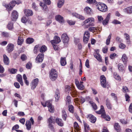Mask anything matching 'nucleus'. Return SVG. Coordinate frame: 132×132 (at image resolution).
Returning <instances> with one entry per match:
<instances>
[{
	"instance_id": "54",
	"label": "nucleus",
	"mask_w": 132,
	"mask_h": 132,
	"mask_svg": "<svg viewBox=\"0 0 132 132\" xmlns=\"http://www.w3.org/2000/svg\"><path fill=\"white\" fill-rule=\"evenodd\" d=\"M2 34L3 36L4 37H8L9 36V34L7 32H3Z\"/></svg>"
},
{
	"instance_id": "64",
	"label": "nucleus",
	"mask_w": 132,
	"mask_h": 132,
	"mask_svg": "<svg viewBox=\"0 0 132 132\" xmlns=\"http://www.w3.org/2000/svg\"><path fill=\"white\" fill-rule=\"evenodd\" d=\"M67 22L70 25H73L75 24V22L72 20H67Z\"/></svg>"
},
{
	"instance_id": "44",
	"label": "nucleus",
	"mask_w": 132,
	"mask_h": 132,
	"mask_svg": "<svg viewBox=\"0 0 132 132\" xmlns=\"http://www.w3.org/2000/svg\"><path fill=\"white\" fill-rule=\"evenodd\" d=\"M111 36L112 34H110L106 40V44L107 45H109L110 43Z\"/></svg>"
},
{
	"instance_id": "59",
	"label": "nucleus",
	"mask_w": 132,
	"mask_h": 132,
	"mask_svg": "<svg viewBox=\"0 0 132 132\" xmlns=\"http://www.w3.org/2000/svg\"><path fill=\"white\" fill-rule=\"evenodd\" d=\"M49 111L51 112H53L54 111V108L52 105L48 107Z\"/></svg>"
},
{
	"instance_id": "18",
	"label": "nucleus",
	"mask_w": 132,
	"mask_h": 132,
	"mask_svg": "<svg viewBox=\"0 0 132 132\" xmlns=\"http://www.w3.org/2000/svg\"><path fill=\"white\" fill-rule=\"evenodd\" d=\"M3 61L5 64L8 65L10 63V60L9 58L5 55H3Z\"/></svg>"
},
{
	"instance_id": "38",
	"label": "nucleus",
	"mask_w": 132,
	"mask_h": 132,
	"mask_svg": "<svg viewBox=\"0 0 132 132\" xmlns=\"http://www.w3.org/2000/svg\"><path fill=\"white\" fill-rule=\"evenodd\" d=\"M122 60L125 63H126L128 60V58L125 54H123L122 56Z\"/></svg>"
},
{
	"instance_id": "45",
	"label": "nucleus",
	"mask_w": 132,
	"mask_h": 132,
	"mask_svg": "<svg viewBox=\"0 0 132 132\" xmlns=\"http://www.w3.org/2000/svg\"><path fill=\"white\" fill-rule=\"evenodd\" d=\"M83 123L85 128V131L86 130H87L86 129H87L88 130H89L90 128L89 127V126L88 125L85 121H83Z\"/></svg>"
},
{
	"instance_id": "49",
	"label": "nucleus",
	"mask_w": 132,
	"mask_h": 132,
	"mask_svg": "<svg viewBox=\"0 0 132 132\" xmlns=\"http://www.w3.org/2000/svg\"><path fill=\"white\" fill-rule=\"evenodd\" d=\"M97 30L96 27H89L88 29V30L90 32H94Z\"/></svg>"
},
{
	"instance_id": "9",
	"label": "nucleus",
	"mask_w": 132,
	"mask_h": 132,
	"mask_svg": "<svg viewBox=\"0 0 132 132\" xmlns=\"http://www.w3.org/2000/svg\"><path fill=\"white\" fill-rule=\"evenodd\" d=\"M44 54L43 53L39 54L37 56L36 59V61L37 63H41L44 59Z\"/></svg>"
},
{
	"instance_id": "11",
	"label": "nucleus",
	"mask_w": 132,
	"mask_h": 132,
	"mask_svg": "<svg viewBox=\"0 0 132 132\" xmlns=\"http://www.w3.org/2000/svg\"><path fill=\"white\" fill-rule=\"evenodd\" d=\"M18 13L16 11H13L12 13L11 19L13 21H15L18 18Z\"/></svg>"
},
{
	"instance_id": "50",
	"label": "nucleus",
	"mask_w": 132,
	"mask_h": 132,
	"mask_svg": "<svg viewBox=\"0 0 132 132\" xmlns=\"http://www.w3.org/2000/svg\"><path fill=\"white\" fill-rule=\"evenodd\" d=\"M32 67V64L30 62H28L26 65V68L28 69H30Z\"/></svg>"
},
{
	"instance_id": "17",
	"label": "nucleus",
	"mask_w": 132,
	"mask_h": 132,
	"mask_svg": "<svg viewBox=\"0 0 132 132\" xmlns=\"http://www.w3.org/2000/svg\"><path fill=\"white\" fill-rule=\"evenodd\" d=\"M110 13L108 14L105 19L104 20H103L102 23L103 25H106L108 23L110 18Z\"/></svg>"
},
{
	"instance_id": "58",
	"label": "nucleus",
	"mask_w": 132,
	"mask_h": 132,
	"mask_svg": "<svg viewBox=\"0 0 132 132\" xmlns=\"http://www.w3.org/2000/svg\"><path fill=\"white\" fill-rule=\"evenodd\" d=\"M17 80L19 82L22 81V78L21 76L19 74H18L17 76Z\"/></svg>"
},
{
	"instance_id": "14",
	"label": "nucleus",
	"mask_w": 132,
	"mask_h": 132,
	"mask_svg": "<svg viewBox=\"0 0 132 132\" xmlns=\"http://www.w3.org/2000/svg\"><path fill=\"white\" fill-rule=\"evenodd\" d=\"M21 3V1L20 0H15L11 1L9 3L13 8L15 6L16 4H19Z\"/></svg>"
},
{
	"instance_id": "39",
	"label": "nucleus",
	"mask_w": 132,
	"mask_h": 132,
	"mask_svg": "<svg viewBox=\"0 0 132 132\" xmlns=\"http://www.w3.org/2000/svg\"><path fill=\"white\" fill-rule=\"evenodd\" d=\"M7 27L10 30H12L13 29V23L11 21L9 22L8 24L7 25Z\"/></svg>"
},
{
	"instance_id": "51",
	"label": "nucleus",
	"mask_w": 132,
	"mask_h": 132,
	"mask_svg": "<svg viewBox=\"0 0 132 132\" xmlns=\"http://www.w3.org/2000/svg\"><path fill=\"white\" fill-rule=\"evenodd\" d=\"M86 2L89 4H96L97 2L95 0H87Z\"/></svg>"
},
{
	"instance_id": "24",
	"label": "nucleus",
	"mask_w": 132,
	"mask_h": 132,
	"mask_svg": "<svg viewBox=\"0 0 132 132\" xmlns=\"http://www.w3.org/2000/svg\"><path fill=\"white\" fill-rule=\"evenodd\" d=\"M73 16L78 18L80 19L84 20L85 19V18L82 16L76 13H72Z\"/></svg>"
},
{
	"instance_id": "40",
	"label": "nucleus",
	"mask_w": 132,
	"mask_h": 132,
	"mask_svg": "<svg viewBox=\"0 0 132 132\" xmlns=\"http://www.w3.org/2000/svg\"><path fill=\"white\" fill-rule=\"evenodd\" d=\"M8 71L10 73L14 74L16 72L17 70L16 69L12 68L9 69L8 70Z\"/></svg>"
},
{
	"instance_id": "48",
	"label": "nucleus",
	"mask_w": 132,
	"mask_h": 132,
	"mask_svg": "<svg viewBox=\"0 0 132 132\" xmlns=\"http://www.w3.org/2000/svg\"><path fill=\"white\" fill-rule=\"evenodd\" d=\"M77 87L78 89L81 90H83L84 88V86L81 84H80Z\"/></svg>"
},
{
	"instance_id": "19",
	"label": "nucleus",
	"mask_w": 132,
	"mask_h": 132,
	"mask_svg": "<svg viewBox=\"0 0 132 132\" xmlns=\"http://www.w3.org/2000/svg\"><path fill=\"white\" fill-rule=\"evenodd\" d=\"M55 121L59 126L61 127H62L63 126L64 123L61 119H60L58 118H56L55 120Z\"/></svg>"
},
{
	"instance_id": "29",
	"label": "nucleus",
	"mask_w": 132,
	"mask_h": 132,
	"mask_svg": "<svg viewBox=\"0 0 132 132\" xmlns=\"http://www.w3.org/2000/svg\"><path fill=\"white\" fill-rule=\"evenodd\" d=\"M105 111L104 106L103 105H101L100 110L96 111V112L98 114H102V113H104Z\"/></svg>"
},
{
	"instance_id": "25",
	"label": "nucleus",
	"mask_w": 132,
	"mask_h": 132,
	"mask_svg": "<svg viewBox=\"0 0 132 132\" xmlns=\"http://www.w3.org/2000/svg\"><path fill=\"white\" fill-rule=\"evenodd\" d=\"M55 118L51 116L48 119L47 122L49 123V125L52 124V123H55Z\"/></svg>"
},
{
	"instance_id": "1",
	"label": "nucleus",
	"mask_w": 132,
	"mask_h": 132,
	"mask_svg": "<svg viewBox=\"0 0 132 132\" xmlns=\"http://www.w3.org/2000/svg\"><path fill=\"white\" fill-rule=\"evenodd\" d=\"M94 19L92 18H89L83 22V25L85 26V28H88L90 26H94Z\"/></svg>"
},
{
	"instance_id": "22",
	"label": "nucleus",
	"mask_w": 132,
	"mask_h": 132,
	"mask_svg": "<svg viewBox=\"0 0 132 132\" xmlns=\"http://www.w3.org/2000/svg\"><path fill=\"white\" fill-rule=\"evenodd\" d=\"M3 5L6 8V10L9 12L13 8L10 3L6 4H3Z\"/></svg>"
},
{
	"instance_id": "57",
	"label": "nucleus",
	"mask_w": 132,
	"mask_h": 132,
	"mask_svg": "<svg viewBox=\"0 0 132 132\" xmlns=\"http://www.w3.org/2000/svg\"><path fill=\"white\" fill-rule=\"evenodd\" d=\"M108 50V46H106L104 47L102 49V51L104 53H106L107 52Z\"/></svg>"
},
{
	"instance_id": "20",
	"label": "nucleus",
	"mask_w": 132,
	"mask_h": 132,
	"mask_svg": "<svg viewBox=\"0 0 132 132\" xmlns=\"http://www.w3.org/2000/svg\"><path fill=\"white\" fill-rule=\"evenodd\" d=\"M24 13L26 16H29L33 15V12L31 10L26 9L24 10Z\"/></svg>"
},
{
	"instance_id": "15",
	"label": "nucleus",
	"mask_w": 132,
	"mask_h": 132,
	"mask_svg": "<svg viewBox=\"0 0 132 132\" xmlns=\"http://www.w3.org/2000/svg\"><path fill=\"white\" fill-rule=\"evenodd\" d=\"M56 20L59 22L62 23L64 22L63 17L61 15H57L55 16Z\"/></svg>"
},
{
	"instance_id": "23",
	"label": "nucleus",
	"mask_w": 132,
	"mask_h": 132,
	"mask_svg": "<svg viewBox=\"0 0 132 132\" xmlns=\"http://www.w3.org/2000/svg\"><path fill=\"white\" fill-rule=\"evenodd\" d=\"M24 41L22 37L19 36L17 41V44L18 45L21 46Z\"/></svg>"
},
{
	"instance_id": "13",
	"label": "nucleus",
	"mask_w": 132,
	"mask_h": 132,
	"mask_svg": "<svg viewBox=\"0 0 132 132\" xmlns=\"http://www.w3.org/2000/svg\"><path fill=\"white\" fill-rule=\"evenodd\" d=\"M105 103L107 108L109 110H111L112 109V106L110 102V100L108 98L106 99Z\"/></svg>"
},
{
	"instance_id": "31",
	"label": "nucleus",
	"mask_w": 132,
	"mask_h": 132,
	"mask_svg": "<svg viewBox=\"0 0 132 132\" xmlns=\"http://www.w3.org/2000/svg\"><path fill=\"white\" fill-rule=\"evenodd\" d=\"M102 117L105 119L106 120L108 121H109L110 120L111 118L109 116H107L105 113V111L104 112V113H103L101 115Z\"/></svg>"
},
{
	"instance_id": "34",
	"label": "nucleus",
	"mask_w": 132,
	"mask_h": 132,
	"mask_svg": "<svg viewBox=\"0 0 132 132\" xmlns=\"http://www.w3.org/2000/svg\"><path fill=\"white\" fill-rule=\"evenodd\" d=\"M62 119L66 121L67 117V114L65 111L63 110L62 111Z\"/></svg>"
},
{
	"instance_id": "42",
	"label": "nucleus",
	"mask_w": 132,
	"mask_h": 132,
	"mask_svg": "<svg viewBox=\"0 0 132 132\" xmlns=\"http://www.w3.org/2000/svg\"><path fill=\"white\" fill-rule=\"evenodd\" d=\"M89 103L92 106L94 109L96 110L97 109V106L96 104L92 101H89Z\"/></svg>"
},
{
	"instance_id": "43",
	"label": "nucleus",
	"mask_w": 132,
	"mask_h": 132,
	"mask_svg": "<svg viewBox=\"0 0 132 132\" xmlns=\"http://www.w3.org/2000/svg\"><path fill=\"white\" fill-rule=\"evenodd\" d=\"M113 76L114 78L116 80H119L121 79L120 77L116 72H114L113 73Z\"/></svg>"
},
{
	"instance_id": "27",
	"label": "nucleus",
	"mask_w": 132,
	"mask_h": 132,
	"mask_svg": "<svg viewBox=\"0 0 132 132\" xmlns=\"http://www.w3.org/2000/svg\"><path fill=\"white\" fill-rule=\"evenodd\" d=\"M118 67L119 70L120 72H123L125 71L123 65L121 63L118 64Z\"/></svg>"
},
{
	"instance_id": "7",
	"label": "nucleus",
	"mask_w": 132,
	"mask_h": 132,
	"mask_svg": "<svg viewBox=\"0 0 132 132\" xmlns=\"http://www.w3.org/2000/svg\"><path fill=\"white\" fill-rule=\"evenodd\" d=\"M39 82V80L38 78H36L33 80L31 84V89H34L37 86Z\"/></svg>"
},
{
	"instance_id": "63",
	"label": "nucleus",
	"mask_w": 132,
	"mask_h": 132,
	"mask_svg": "<svg viewBox=\"0 0 132 132\" xmlns=\"http://www.w3.org/2000/svg\"><path fill=\"white\" fill-rule=\"evenodd\" d=\"M27 19L25 17H23L21 20V22L23 23H26L27 21Z\"/></svg>"
},
{
	"instance_id": "5",
	"label": "nucleus",
	"mask_w": 132,
	"mask_h": 132,
	"mask_svg": "<svg viewBox=\"0 0 132 132\" xmlns=\"http://www.w3.org/2000/svg\"><path fill=\"white\" fill-rule=\"evenodd\" d=\"M97 8L100 11L103 12H105L108 10L107 6L103 3H99L97 5Z\"/></svg>"
},
{
	"instance_id": "30",
	"label": "nucleus",
	"mask_w": 132,
	"mask_h": 132,
	"mask_svg": "<svg viewBox=\"0 0 132 132\" xmlns=\"http://www.w3.org/2000/svg\"><path fill=\"white\" fill-rule=\"evenodd\" d=\"M114 127L115 129L117 132H119L121 130L120 126L119 124L117 123H115L114 125Z\"/></svg>"
},
{
	"instance_id": "28",
	"label": "nucleus",
	"mask_w": 132,
	"mask_h": 132,
	"mask_svg": "<svg viewBox=\"0 0 132 132\" xmlns=\"http://www.w3.org/2000/svg\"><path fill=\"white\" fill-rule=\"evenodd\" d=\"M26 127L27 129L29 130L31 129V123L30 120H28L26 121Z\"/></svg>"
},
{
	"instance_id": "36",
	"label": "nucleus",
	"mask_w": 132,
	"mask_h": 132,
	"mask_svg": "<svg viewBox=\"0 0 132 132\" xmlns=\"http://www.w3.org/2000/svg\"><path fill=\"white\" fill-rule=\"evenodd\" d=\"M64 0H59L57 4V7L61 8L64 4Z\"/></svg>"
},
{
	"instance_id": "6",
	"label": "nucleus",
	"mask_w": 132,
	"mask_h": 132,
	"mask_svg": "<svg viewBox=\"0 0 132 132\" xmlns=\"http://www.w3.org/2000/svg\"><path fill=\"white\" fill-rule=\"evenodd\" d=\"M101 84V86L104 88L106 87V79L104 75H101L100 77Z\"/></svg>"
},
{
	"instance_id": "2",
	"label": "nucleus",
	"mask_w": 132,
	"mask_h": 132,
	"mask_svg": "<svg viewBox=\"0 0 132 132\" xmlns=\"http://www.w3.org/2000/svg\"><path fill=\"white\" fill-rule=\"evenodd\" d=\"M65 90L66 92L70 93L73 97H76L77 95V92L69 85L65 86Z\"/></svg>"
},
{
	"instance_id": "16",
	"label": "nucleus",
	"mask_w": 132,
	"mask_h": 132,
	"mask_svg": "<svg viewBox=\"0 0 132 132\" xmlns=\"http://www.w3.org/2000/svg\"><path fill=\"white\" fill-rule=\"evenodd\" d=\"M123 11L125 13L128 14H130L132 13V6L128 7L123 10Z\"/></svg>"
},
{
	"instance_id": "37",
	"label": "nucleus",
	"mask_w": 132,
	"mask_h": 132,
	"mask_svg": "<svg viewBox=\"0 0 132 132\" xmlns=\"http://www.w3.org/2000/svg\"><path fill=\"white\" fill-rule=\"evenodd\" d=\"M34 41V39L31 38H28L26 40V42L27 43L31 44L33 43Z\"/></svg>"
},
{
	"instance_id": "4",
	"label": "nucleus",
	"mask_w": 132,
	"mask_h": 132,
	"mask_svg": "<svg viewBox=\"0 0 132 132\" xmlns=\"http://www.w3.org/2000/svg\"><path fill=\"white\" fill-rule=\"evenodd\" d=\"M61 38L64 45L66 47L68 46L69 40V37L66 33L63 34L61 36Z\"/></svg>"
},
{
	"instance_id": "32",
	"label": "nucleus",
	"mask_w": 132,
	"mask_h": 132,
	"mask_svg": "<svg viewBox=\"0 0 132 132\" xmlns=\"http://www.w3.org/2000/svg\"><path fill=\"white\" fill-rule=\"evenodd\" d=\"M84 11L85 13L87 14L90 15L91 14L92 10L89 7L87 6L84 9Z\"/></svg>"
},
{
	"instance_id": "3",
	"label": "nucleus",
	"mask_w": 132,
	"mask_h": 132,
	"mask_svg": "<svg viewBox=\"0 0 132 132\" xmlns=\"http://www.w3.org/2000/svg\"><path fill=\"white\" fill-rule=\"evenodd\" d=\"M50 77L52 81L55 80L57 78L58 74L56 70L52 69L50 71Z\"/></svg>"
},
{
	"instance_id": "52",
	"label": "nucleus",
	"mask_w": 132,
	"mask_h": 132,
	"mask_svg": "<svg viewBox=\"0 0 132 132\" xmlns=\"http://www.w3.org/2000/svg\"><path fill=\"white\" fill-rule=\"evenodd\" d=\"M69 110L71 112L73 113L74 112L73 107L72 105H69L68 106Z\"/></svg>"
},
{
	"instance_id": "60",
	"label": "nucleus",
	"mask_w": 132,
	"mask_h": 132,
	"mask_svg": "<svg viewBox=\"0 0 132 132\" xmlns=\"http://www.w3.org/2000/svg\"><path fill=\"white\" fill-rule=\"evenodd\" d=\"M40 5L43 8V9L44 10L47 7V6L45 3L40 2Z\"/></svg>"
},
{
	"instance_id": "41",
	"label": "nucleus",
	"mask_w": 132,
	"mask_h": 132,
	"mask_svg": "<svg viewBox=\"0 0 132 132\" xmlns=\"http://www.w3.org/2000/svg\"><path fill=\"white\" fill-rule=\"evenodd\" d=\"M40 47V45L38 44L36 45L35 46L34 50V52L36 54L37 53L38 51V48Z\"/></svg>"
},
{
	"instance_id": "33",
	"label": "nucleus",
	"mask_w": 132,
	"mask_h": 132,
	"mask_svg": "<svg viewBox=\"0 0 132 132\" xmlns=\"http://www.w3.org/2000/svg\"><path fill=\"white\" fill-rule=\"evenodd\" d=\"M60 63L61 65L64 66L66 64V58L65 57H61L60 59Z\"/></svg>"
},
{
	"instance_id": "62",
	"label": "nucleus",
	"mask_w": 132,
	"mask_h": 132,
	"mask_svg": "<svg viewBox=\"0 0 132 132\" xmlns=\"http://www.w3.org/2000/svg\"><path fill=\"white\" fill-rule=\"evenodd\" d=\"M112 23L114 24H120L121 23V22L118 21V20L114 19L112 22Z\"/></svg>"
},
{
	"instance_id": "12",
	"label": "nucleus",
	"mask_w": 132,
	"mask_h": 132,
	"mask_svg": "<svg viewBox=\"0 0 132 132\" xmlns=\"http://www.w3.org/2000/svg\"><path fill=\"white\" fill-rule=\"evenodd\" d=\"M89 121L92 123H95L96 120V117L93 115L90 114L88 115L87 117Z\"/></svg>"
},
{
	"instance_id": "26",
	"label": "nucleus",
	"mask_w": 132,
	"mask_h": 132,
	"mask_svg": "<svg viewBox=\"0 0 132 132\" xmlns=\"http://www.w3.org/2000/svg\"><path fill=\"white\" fill-rule=\"evenodd\" d=\"M94 56L99 62L102 61V59L101 56L99 53H96L94 55Z\"/></svg>"
},
{
	"instance_id": "55",
	"label": "nucleus",
	"mask_w": 132,
	"mask_h": 132,
	"mask_svg": "<svg viewBox=\"0 0 132 132\" xmlns=\"http://www.w3.org/2000/svg\"><path fill=\"white\" fill-rule=\"evenodd\" d=\"M52 101H51L48 100L46 102V106L48 107L52 105Z\"/></svg>"
},
{
	"instance_id": "21",
	"label": "nucleus",
	"mask_w": 132,
	"mask_h": 132,
	"mask_svg": "<svg viewBox=\"0 0 132 132\" xmlns=\"http://www.w3.org/2000/svg\"><path fill=\"white\" fill-rule=\"evenodd\" d=\"M54 96L55 99V101H57L60 97V92L59 90L57 89H56L55 93Z\"/></svg>"
},
{
	"instance_id": "10",
	"label": "nucleus",
	"mask_w": 132,
	"mask_h": 132,
	"mask_svg": "<svg viewBox=\"0 0 132 132\" xmlns=\"http://www.w3.org/2000/svg\"><path fill=\"white\" fill-rule=\"evenodd\" d=\"M61 42L60 38L58 36H55L53 39L51 41V44H58Z\"/></svg>"
},
{
	"instance_id": "61",
	"label": "nucleus",
	"mask_w": 132,
	"mask_h": 132,
	"mask_svg": "<svg viewBox=\"0 0 132 132\" xmlns=\"http://www.w3.org/2000/svg\"><path fill=\"white\" fill-rule=\"evenodd\" d=\"M117 56V54L116 53H114L110 54V57L111 59H112L115 58L116 56Z\"/></svg>"
},
{
	"instance_id": "35",
	"label": "nucleus",
	"mask_w": 132,
	"mask_h": 132,
	"mask_svg": "<svg viewBox=\"0 0 132 132\" xmlns=\"http://www.w3.org/2000/svg\"><path fill=\"white\" fill-rule=\"evenodd\" d=\"M47 50V47L45 45H43L42 46H40V48L39 49L40 52L42 53L45 52Z\"/></svg>"
},
{
	"instance_id": "53",
	"label": "nucleus",
	"mask_w": 132,
	"mask_h": 132,
	"mask_svg": "<svg viewBox=\"0 0 132 132\" xmlns=\"http://www.w3.org/2000/svg\"><path fill=\"white\" fill-rule=\"evenodd\" d=\"M20 58L22 61H24L27 59V57L26 55L23 54L21 55Z\"/></svg>"
},
{
	"instance_id": "47",
	"label": "nucleus",
	"mask_w": 132,
	"mask_h": 132,
	"mask_svg": "<svg viewBox=\"0 0 132 132\" xmlns=\"http://www.w3.org/2000/svg\"><path fill=\"white\" fill-rule=\"evenodd\" d=\"M54 50L55 51L59 50V47L58 46V45L57 44H52Z\"/></svg>"
},
{
	"instance_id": "46",
	"label": "nucleus",
	"mask_w": 132,
	"mask_h": 132,
	"mask_svg": "<svg viewBox=\"0 0 132 132\" xmlns=\"http://www.w3.org/2000/svg\"><path fill=\"white\" fill-rule=\"evenodd\" d=\"M66 102L68 104H70L71 103V97L70 96L68 95L66 97Z\"/></svg>"
},
{
	"instance_id": "8",
	"label": "nucleus",
	"mask_w": 132,
	"mask_h": 132,
	"mask_svg": "<svg viewBox=\"0 0 132 132\" xmlns=\"http://www.w3.org/2000/svg\"><path fill=\"white\" fill-rule=\"evenodd\" d=\"M14 45L11 43L8 44L6 47V50L8 53L12 52L14 49Z\"/></svg>"
},
{
	"instance_id": "56",
	"label": "nucleus",
	"mask_w": 132,
	"mask_h": 132,
	"mask_svg": "<svg viewBox=\"0 0 132 132\" xmlns=\"http://www.w3.org/2000/svg\"><path fill=\"white\" fill-rule=\"evenodd\" d=\"M89 37V36L87 37L86 36H84L83 38V41L84 42L86 43H87Z\"/></svg>"
}]
</instances>
